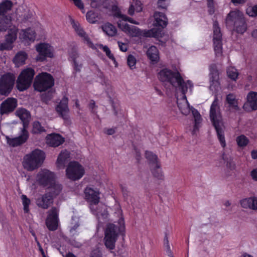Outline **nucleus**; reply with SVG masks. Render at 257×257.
Instances as JSON below:
<instances>
[{"label": "nucleus", "instance_id": "1", "mask_svg": "<svg viewBox=\"0 0 257 257\" xmlns=\"http://www.w3.org/2000/svg\"><path fill=\"white\" fill-rule=\"evenodd\" d=\"M159 80L163 83H169L174 87H179L183 94H186L188 86L190 88L193 87L191 81L188 80L185 82L180 73L177 71L164 68L160 70L158 74Z\"/></svg>", "mask_w": 257, "mask_h": 257}, {"label": "nucleus", "instance_id": "2", "mask_svg": "<svg viewBox=\"0 0 257 257\" xmlns=\"http://www.w3.org/2000/svg\"><path fill=\"white\" fill-rule=\"evenodd\" d=\"M210 119L214 126L221 146L224 148L226 142L224 137V127L220 112L219 100L216 96L210 108Z\"/></svg>", "mask_w": 257, "mask_h": 257}, {"label": "nucleus", "instance_id": "3", "mask_svg": "<svg viewBox=\"0 0 257 257\" xmlns=\"http://www.w3.org/2000/svg\"><path fill=\"white\" fill-rule=\"evenodd\" d=\"M227 27L238 34H243L247 29V25L243 14L239 11H231L227 15Z\"/></svg>", "mask_w": 257, "mask_h": 257}, {"label": "nucleus", "instance_id": "4", "mask_svg": "<svg viewBox=\"0 0 257 257\" xmlns=\"http://www.w3.org/2000/svg\"><path fill=\"white\" fill-rule=\"evenodd\" d=\"M119 226L114 224H109L105 231L104 238V244L109 249L115 248V243L119 233L123 235L125 230L124 222L123 218H120L118 222Z\"/></svg>", "mask_w": 257, "mask_h": 257}, {"label": "nucleus", "instance_id": "5", "mask_svg": "<svg viewBox=\"0 0 257 257\" xmlns=\"http://www.w3.org/2000/svg\"><path fill=\"white\" fill-rule=\"evenodd\" d=\"M37 181L40 186L47 187L50 190H54V195H59L62 190V185L55 181L54 173L48 170L39 172L37 174Z\"/></svg>", "mask_w": 257, "mask_h": 257}, {"label": "nucleus", "instance_id": "6", "mask_svg": "<svg viewBox=\"0 0 257 257\" xmlns=\"http://www.w3.org/2000/svg\"><path fill=\"white\" fill-rule=\"evenodd\" d=\"M45 158L44 152L39 149H35L24 157L23 165L25 169L32 171L39 168Z\"/></svg>", "mask_w": 257, "mask_h": 257}, {"label": "nucleus", "instance_id": "7", "mask_svg": "<svg viewBox=\"0 0 257 257\" xmlns=\"http://www.w3.org/2000/svg\"><path fill=\"white\" fill-rule=\"evenodd\" d=\"M117 25L122 31L132 37H156L157 36V32L153 30H141L136 26L130 25L122 21L118 22Z\"/></svg>", "mask_w": 257, "mask_h": 257}, {"label": "nucleus", "instance_id": "8", "mask_svg": "<svg viewBox=\"0 0 257 257\" xmlns=\"http://www.w3.org/2000/svg\"><path fill=\"white\" fill-rule=\"evenodd\" d=\"M54 84V80L52 76L48 73L43 72L36 77L34 87L36 90L42 92L51 88Z\"/></svg>", "mask_w": 257, "mask_h": 257}, {"label": "nucleus", "instance_id": "9", "mask_svg": "<svg viewBox=\"0 0 257 257\" xmlns=\"http://www.w3.org/2000/svg\"><path fill=\"white\" fill-rule=\"evenodd\" d=\"M35 71L31 68H27L23 70L17 80V87L21 91L28 89L31 85Z\"/></svg>", "mask_w": 257, "mask_h": 257}, {"label": "nucleus", "instance_id": "10", "mask_svg": "<svg viewBox=\"0 0 257 257\" xmlns=\"http://www.w3.org/2000/svg\"><path fill=\"white\" fill-rule=\"evenodd\" d=\"M83 166L76 161H72L68 164L66 170V176L70 180L76 181L80 179L84 174Z\"/></svg>", "mask_w": 257, "mask_h": 257}, {"label": "nucleus", "instance_id": "11", "mask_svg": "<svg viewBox=\"0 0 257 257\" xmlns=\"http://www.w3.org/2000/svg\"><path fill=\"white\" fill-rule=\"evenodd\" d=\"M16 77L11 73H7L0 78V94L8 96L14 86Z\"/></svg>", "mask_w": 257, "mask_h": 257}, {"label": "nucleus", "instance_id": "12", "mask_svg": "<svg viewBox=\"0 0 257 257\" xmlns=\"http://www.w3.org/2000/svg\"><path fill=\"white\" fill-rule=\"evenodd\" d=\"M213 45L215 53L217 56L222 54V34L217 21L213 24Z\"/></svg>", "mask_w": 257, "mask_h": 257}, {"label": "nucleus", "instance_id": "13", "mask_svg": "<svg viewBox=\"0 0 257 257\" xmlns=\"http://www.w3.org/2000/svg\"><path fill=\"white\" fill-rule=\"evenodd\" d=\"M47 216L45 220V224L50 231L56 230L59 226V208L57 207H52L47 212Z\"/></svg>", "mask_w": 257, "mask_h": 257}, {"label": "nucleus", "instance_id": "14", "mask_svg": "<svg viewBox=\"0 0 257 257\" xmlns=\"http://www.w3.org/2000/svg\"><path fill=\"white\" fill-rule=\"evenodd\" d=\"M85 199L90 203V209L94 214L99 218V212L94 208L93 205L99 202V192L90 187H86L84 190Z\"/></svg>", "mask_w": 257, "mask_h": 257}, {"label": "nucleus", "instance_id": "15", "mask_svg": "<svg viewBox=\"0 0 257 257\" xmlns=\"http://www.w3.org/2000/svg\"><path fill=\"white\" fill-rule=\"evenodd\" d=\"M36 49L39 53L36 58L37 61L43 62L46 59L47 57L53 58L54 57V49L49 44H39L36 46Z\"/></svg>", "mask_w": 257, "mask_h": 257}, {"label": "nucleus", "instance_id": "16", "mask_svg": "<svg viewBox=\"0 0 257 257\" xmlns=\"http://www.w3.org/2000/svg\"><path fill=\"white\" fill-rule=\"evenodd\" d=\"M58 195H54V190L41 195L36 201L37 205L44 209H48L53 203L54 198Z\"/></svg>", "mask_w": 257, "mask_h": 257}, {"label": "nucleus", "instance_id": "17", "mask_svg": "<svg viewBox=\"0 0 257 257\" xmlns=\"http://www.w3.org/2000/svg\"><path fill=\"white\" fill-rule=\"evenodd\" d=\"M17 106V100L13 97H9L0 104V114L9 115L15 110Z\"/></svg>", "mask_w": 257, "mask_h": 257}, {"label": "nucleus", "instance_id": "18", "mask_svg": "<svg viewBox=\"0 0 257 257\" xmlns=\"http://www.w3.org/2000/svg\"><path fill=\"white\" fill-rule=\"evenodd\" d=\"M29 138V133L25 128L21 129V133L19 136L11 138L8 136L6 137L7 144L12 147L21 146L26 143Z\"/></svg>", "mask_w": 257, "mask_h": 257}, {"label": "nucleus", "instance_id": "19", "mask_svg": "<svg viewBox=\"0 0 257 257\" xmlns=\"http://www.w3.org/2000/svg\"><path fill=\"white\" fill-rule=\"evenodd\" d=\"M17 38V34L15 31L8 32L6 35L5 41L0 43V51H10L13 49L14 47V43Z\"/></svg>", "mask_w": 257, "mask_h": 257}, {"label": "nucleus", "instance_id": "20", "mask_svg": "<svg viewBox=\"0 0 257 257\" xmlns=\"http://www.w3.org/2000/svg\"><path fill=\"white\" fill-rule=\"evenodd\" d=\"M56 110L59 115L65 120L69 118V109L68 108V98L64 96L56 107Z\"/></svg>", "mask_w": 257, "mask_h": 257}, {"label": "nucleus", "instance_id": "21", "mask_svg": "<svg viewBox=\"0 0 257 257\" xmlns=\"http://www.w3.org/2000/svg\"><path fill=\"white\" fill-rule=\"evenodd\" d=\"M15 114L18 116L23 122V128L27 130L30 120L31 113L30 111L24 108H19L15 112Z\"/></svg>", "mask_w": 257, "mask_h": 257}, {"label": "nucleus", "instance_id": "22", "mask_svg": "<svg viewBox=\"0 0 257 257\" xmlns=\"http://www.w3.org/2000/svg\"><path fill=\"white\" fill-rule=\"evenodd\" d=\"M220 85L218 71L210 66V89L218 90Z\"/></svg>", "mask_w": 257, "mask_h": 257}, {"label": "nucleus", "instance_id": "23", "mask_svg": "<svg viewBox=\"0 0 257 257\" xmlns=\"http://www.w3.org/2000/svg\"><path fill=\"white\" fill-rule=\"evenodd\" d=\"M47 144L51 147H57L64 142V138L59 134H51L47 137Z\"/></svg>", "mask_w": 257, "mask_h": 257}, {"label": "nucleus", "instance_id": "24", "mask_svg": "<svg viewBox=\"0 0 257 257\" xmlns=\"http://www.w3.org/2000/svg\"><path fill=\"white\" fill-rule=\"evenodd\" d=\"M247 103H245L243 108L246 109V106L248 104L252 110H257V92L250 91L247 95Z\"/></svg>", "mask_w": 257, "mask_h": 257}, {"label": "nucleus", "instance_id": "25", "mask_svg": "<svg viewBox=\"0 0 257 257\" xmlns=\"http://www.w3.org/2000/svg\"><path fill=\"white\" fill-rule=\"evenodd\" d=\"M155 24L156 26L163 28L166 27L168 24V19L166 16L161 12H156L154 13Z\"/></svg>", "mask_w": 257, "mask_h": 257}, {"label": "nucleus", "instance_id": "26", "mask_svg": "<svg viewBox=\"0 0 257 257\" xmlns=\"http://www.w3.org/2000/svg\"><path fill=\"white\" fill-rule=\"evenodd\" d=\"M226 102L228 104V107L230 109H233L235 111L239 110L238 101L236 98L235 96L233 93H229L226 96Z\"/></svg>", "mask_w": 257, "mask_h": 257}, {"label": "nucleus", "instance_id": "27", "mask_svg": "<svg viewBox=\"0 0 257 257\" xmlns=\"http://www.w3.org/2000/svg\"><path fill=\"white\" fill-rule=\"evenodd\" d=\"M70 157L69 153L65 151L61 152L59 155L57 160V166L59 169H63L66 164L68 161V159Z\"/></svg>", "mask_w": 257, "mask_h": 257}, {"label": "nucleus", "instance_id": "28", "mask_svg": "<svg viewBox=\"0 0 257 257\" xmlns=\"http://www.w3.org/2000/svg\"><path fill=\"white\" fill-rule=\"evenodd\" d=\"M12 25V17L9 15H0V31L5 32Z\"/></svg>", "mask_w": 257, "mask_h": 257}, {"label": "nucleus", "instance_id": "29", "mask_svg": "<svg viewBox=\"0 0 257 257\" xmlns=\"http://www.w3.org/2000/svg\"><path fill=\"white\" fill-rule=\"evenodd\" d=\"M73 27L77 34L81 37H82L84 41L86 43L87 45L90 47H93V44L91 41L88 35L86 34L84 31L79 25V24H74Z\"/></svg>", "mask_w": 257, "mask_h": 257}, {"label": "nucleus", "instance_id": "30", "mask_svg": "<svg viewBox=\"0 0 257 257\" xmlns=\"http://www.w3.org/2000/svg\"><path fill=\"white\" fill-rule=\"evenodd\" d=\"M27 58L28 55L25 52L20 51L16 54L13 58V61L17 67H19L25 63V61Z\"/></svg>", "mask_w": 257, "mask_h": 257}, {"label": "nucleus", "instance_id": "31", "mask_svg": "<svg viewBox=\"0 0 257 257\" xmlns=\"http://www.w3.org/2000/svg\"><path fill=\"white\" fill-rule=\"evenodd\" d=\"M192 113L194 118V126L192 131V135H195L196 132L198 131L199 127L200 126V124L201 122L202 118L199 112L195 108H192Z\"/></svg>", "mask_w": 257, "mask_h": 257}, {"label": "nucleus", "instance_id": "32", "mask_svg": "<svg viewBox=\"0 0 257 257\" xmlns=\"http://www.w3.org/2000/svg\"><path fill=\"white\" fill-rule=\"evenodd\" d=\"M147 55L153 62L157 63L159 60V51L155 46H152L148 49Z\"/></svg>", "mask_w": 257, "mask_h": 257}, {"label": "nucleus", "instance_id": "33", "mask_svg": "<svg viewBox=\"0 0 257 257\" xmlns=\"http://www.w3.org/2000/svg\"><path fill=\"white\" fill-rule=\"evenodd\" d=\"M36 34L34 31L30 28L23 30L20 33V38L26 41H34L35 39Z\"/></svg>", "mask_w": 257, "mask_h": 257}, {"label": "nucleus", "instance_id": "34", "mask_svg": "<svg viewBox=\"0 0 257 257\" xmlns=\"http://www.w3.org/2000/svg\"><path fill=\"white\" fill-rule=\"evenodd\" d=\"M101 27L102 31L109 37L114 36L117 33L115 26L109 23L104 24Z\"/></svg>", "mask_w": 257, "mask_h": 257}, {"label": "nucleus", "instance_id": "35", "mask_svg": "<svg viewBox=\"0 0 257 257\" xmlns=\"http://www.w3.org/2000/svg\"><path fill=\"white\" fill-rule=\"evenodd\" d=\"M13 2L10 0H5L0 3V15H7V13L12 10Z\"/></svg>", "mask_w": 257, "mask_h": 257}, {"label": "nucleus", "instance_id": "36", "mask_svg": "<svg viewBox=\"0 0 257 257\" xmlns=\"http://www.w3.org/2000/svg\"><path fill=\"white\" fill-rule=\"evenodd\" d=\"M253 202V200L252 199L251 197L245 198L240 200V204L242 208L245 209H250L251 210L257 209V205L256 207L252 204Z\"/></svg>", "mask_w": 257, "mask_h": 257}, {"label": "nucleus", "instance_id": "37", "mask_svg": "<svg viewBox=\"0 0 257 257\" xmlns=\"http://www.w3.org/2000/svg\"><path fill=\"white\" fill-rule=\"evenodd\" d=\"M146 157L149 161L150 164H155L157 168H160V164L158 162V159L157 155L151 152L147 151L146 152Z\"/></svg>", "mask_w": 257, "mask_h": 257}, {"label": "nucleus", "instance_id": "38", "mask_svg": "<svg viewBox=\"0 0 257 257\" xmlns=\"http://www.w3.org/2000/svg\"><path fill=\"white\" fill-rule=\"evenodd\" d=\"M183 97L185 98V101L184 102V104H181L180 103H178V106L179 108V109L180 110L181 113L184 115H187L188 114L190 111H192V108H194L193 107H191L190 108L187 100H186V97L185 96V94H183Z\"/></svg>", "mask_w": 257, "mask_h": 257}, {"label": "nucleus", "instance_id": "39", "mask_svg": "<svg viewBox=\"0 0 257 257\" xmlns=\"http://www.w3.org/2000/svg\"><path fill=\"white\" fill-rule=\"evenodd\" d=\"M183 97L185 98V101L184 102V104H181L180 103H178V106L179 108V109L180 110L181 113L184 115H187L188 114L190 111H192V108H194L193 107H191L190 108L187 100H186V97L185 96V94H183Z\"/></svg>", "mask_w": 257, "mask_h": 257}, {"label": "nucleus", "instance_id": "40", "mask_svg": "<svg viewBox=\"0 0 257 257\" xmlns=\"http://www.w3.org/2000/svg\"><path fill=\"white\" fill-rule=\"evenodd\" d=\"M237 145L239 147H246L249 143L248 139L243 135L238 136L236 139Z\"/></svg>", "mask_w": 257, "mask_h": 257}, {"label": "nucleus", "instance_id": "41", "mask_svg": "<svg viewBox=\"0 0 257 257\" xmlns=\"http://www.w3.org/2000/svg\"><path fill=\"white\" fill-rule=\"evenodd\" d=\"M44 132H45V129L39 121H35L33 122L32 131L33 134H38Z\"/></svg>", "mask_w": 257, "mask_h": 257}, {"label": "nucleus", "instance_id": "42", "mask_svg": "<svg viewBox=\"0 0 257 257\" xmlns=\"http://www.w3.org/2000/svg\"><path fill=\"white\" fill-rule=\"evenodd\" d=\"M227 74L230 79L232 80H236L238 76V73L236 69L233 67H229L227 69Z\"/></svg>", "mask_w": 257, "mask_h": 257}, {"label": "nucleus", "instance_id": "43", "mask_svg": "<svg viewBox=\"0 0 257 257\" xmlns=\"http://www.w3.org/2000/svg\"><path fill=\"white\" fill-rule=\"evenodd\" d=\"M21 199L24 206V211L25 213H28L29 212V205L31 203V200L26 195H22Z\"/></svg>", "mask_w": 257, "mask_h": 257}, {"label": "nucleus", "instance_id": "44", "mask_svg": "<svg viewBox=\"0 0 257 257\" xmlns=\"http://www.w3.org/2000/svg\"><path fill=\"white\" fill-rule=\"evenodd\" d=\"M164 245L165 248L166 252L168 254V255L170 257H174L173 255V252L171 249L169 243V240L168 237L167 236V233L165 234L164 239Z\"/></svg>", "mask_w": 257, "mask_h": 257}, {"label": "nucleus", "instance_id": "45", "mask_svg": "<svg viewBox=\"0 0 257 257\" xmlns=\"http://www.w3.org/2000/svg\"><path fill=\"white\" fill-rule=\"evenodd\" d=\"M33 19V13L30 11L26 12L22 18L21 19L22 23H27L28 22H31Z\"/></svg>", "mask_w": 257, "mask_h": 257}, {"label": "nucleus", "instance_id": "46", "mask_svg": "<svg viewBox=\"0 0 257 257\" xmlns=\"http://www.w3.org/2000/svg\"><path fill=\"white\" fill-rule=\"evenodd\" d=\"M158 169L159 168H157L156 166H155L154 169H151V172L154 177L157 178L158 179L163 180L164 179L163 172L161 170H158Z\"/></svg>", "mask_w": 257, "mask_h": 257}, {"label": "nucleus", "instance_id": "47", "mask_svg": "<svg viewBox=\"0 0 257 257\" xmlns=\"http://www.w3.org/2000/svg\"><path fill=\"white\" fill-rule=\"evenodd\" d=\"M86 17L87 21L90 23L93 24L97 21L96 15L92 11L88 12L86 15Z\"/></svg>", "mask_w": 257, "mask_h": 257}, {"label": "nucleus", "instance_id": "48", "mask_svg": "<svg viewBox=\"0 0 257 257\" xmlns=\"http://www.w3.org/2000/svg\"><path fill=\"white\" fill-rule=\"evenodd\" d=\"M169 2L170 0H158L157 8L159 9L166 10Z\"/></svg>", "mask_w": 257, "mask_h": 257}, {"label": "nucleus", "instance_id": "49", "mask_svg": "<svg viewBox=\"0 0 257 257\" xmlns=\"http://www.w3.org/2000/svg\"><path fill=\"white\" fill-rule=\"evenodd\" d=\"M127 63L131 69H134L136 64V59L135 57L132 55H129L127 59Z\"/></svg>", "mask_w": 257, "mask_h": 257}, {"label": "nucleus", "instance_id": "50", "mask_svg": "<svg viewBox=\"0 0 257 257\" xmlns=\"http://www.w3.org/2000/svg\"><path fill=\"white\" fill-rule=\"evenodd\" d=\"M246 13L250 17H257V5L253 6L250 9H247L246 11Z\"/></svg>", "mask_w": 257, "mask_h": 257}, {"label": "nucleus", "instance_id": "51", "mask_svg": "<svg viewBox=\"0 0 257 257\" xmlns=\"http://www.w3.org/2000/svg\"><path fill=\"white\" fill-rule=\"evenodd\" d=\"M103 51L106 53V56L111 60L115 61V58L113 54H111V51L107 46L103 47Z\"/></svg>", "mask_w": 257, "mask_h": 257}, {"label": "nucleus", "instance_id": "52", "mask_svg": "<svg viewBox=\"0 0 257 257\" xmlns=\"http://www.w3.org/2000/svg\"><path fill=\"white\" fill-rule=\"evenodd\" d=\"M52 98V93H47L42 94V100L43 102L48 103Z\"/></svg>", "mask_w": 257, "mask_h": 257}, {"label": "nucleus", "instance_id": "53", "mask_svg": "<svg viewBox=\"0 0 257 257\" xmlns=\"http://www.w3.org/2000/svg\"><path fill=\"white\" fill-rule=\"evenodd\" d=\"M73 2L74 5L80 10L84 9V4L81 0H70Z\"/></svg>", "mask_w": 257, "mask_h": 257}, {"label": "nucleus", "instance_id": "54", "mask_svg": "<svg viewBox=\"0 0 257 257\" xmlns=\"http://www.w3.org/2000/svg\"><path fill=\"white\" fill-rule=\"evenodd\" d=\"M120 17L123 20L125 21H128L131 23L138 25L139 23L134 20L132 18H129L125 15H120Z\"/></svg>", "mask_w": 257, "mask_h": 257}, {"label": "nucleus", "instance_id": "55", "mask_svg": "<svg viewBox=\"0 0 257 257\" xmlns=\"http://www.w3.org/2000/svg\"><path fill=\"white\" fill-rule=\"evenodd\" d=\"M69 55L73 61L76 60L77 58L78 57V54L74 49H72L71 50V51L69 53Z\"/></svg>", "mask_w": 257, "mask_h": 257}, {"label": "nucleus", "instance_id": "56", "mask_svg": "<svg viewBox=\"0 0 257 257\" xmlns=\"http://www.w3.org/2000/svg\"><path fill=\"white\" fill-rule=\"evenodd\" d=\"M135 7L136 9V11L137 12H140L142 10V3L140 1H136L135 2Z\"/></svg>", "mask_w": 257, "mask_h": 257}, {"label": "nucleus", "instance_id": "57", "mask_svg": "<svg viewBox=\"0 0 257 257\" xmlns=\"http://www.w3.org/2000/svg\"><path fill=\"white\" fill-rule=\"evenodd\" d=\"M250 175L253 181H257V168L253 169L250 172Z\"/></svg>", "mask_w": 257, "mask_h": 257}, {"label": "nucleus", "instance_id": "58", "mask_svg": "<svg viewBox=\"0 0 257 257\" xmlns=\"http://www.w3.org/2000/svg\"><path fill=\"white\" fill-rule=\"evenodd\" d=\"M122 193L124 197H127L128 195V191L126 187L123 186L122 185H120Z\"/></svg>", "mask_w": 257, "mask_h": 257}, {"label": "nucleus", "instance_id": "59", "mask_svg": "<svg viewBox=\"0 0 257 257\" xmlns=\"http://www.w3.org/2000/svg\"><path fill=\"white\" fill-rule=\"evenodd\" d=\"M226 167L230 170H233L235 169V165L232 161H229L227 162Z\"/></svg>", "mask_w": 257, "mask_h": 257}, {"label": "nucleus", "instance_id": "60", "mask_svg": "<svg viewBox=\"0 0 257 257\" xmlns=\"http://www.w3.org/2000/svg\"><path fill=\"white\" fill-rule=\"evenodd\" d=\"M120 50L122 52H126L127 50V45L123 43L118 42Z\"/></svg>", "mask_w": 257, "mask_h": 257}, {"label": "nucleus", "instance_id": "61", "mask_svg": "<svg viewBox=\"0 0 257 257\" xmlns=\"http://www.w3.org/2000/svg\"><path fill=\"white\" fill-rule=\"evenodd\" d=\"M135 11H136V9L134 5L131 4L128 10V14L131 16H133L134 14Z\"/></svg>", "mask_w": 257, "mask_h": 257}, {"label": "nucleus", "instance_id": "62", "mask_svg": "<svg viewBox=\"0 0 257 257\" xmlns=\"http://www.w3.org/2000/svg\"><path fill=\"white\" fill-rule=\"evenodd\" d=\"M73 64H74V68L76 71H80V68L81 67V64H78V63L77 62L76 60H73Z\"/></svg>", "mask_w": 257, "mask_h": 257}, {"label": "nucleus", "instance_id": "63", "mask_svg": "<svg viewBox=\"0 0 257 257\" xmlns=\"http://www.w3.org/2000/svg\"><path fill=\"white\" fill-rule=\"evenodd\" d=\"M90 257H101V256L98 250H94L91 252Z\"/></svg>", "mask_w": 257, "mask_h": 257}, {"label": "nucleus", "instance_id": "64", "mask_svg": "<svg viewBox=\"0 0 257 257\" xmlns=\"http://www.w3.org/2000/svg\"><path fill=\"white\" fill-rule=\"evenodd\" d=\"M79 225L78 223L75 224L73 227H71V228L70 230V231L71 233L73 234V235L75 234V232L77 229V228L79 227Z\"/></svg>", "mask_w": 257, "mask_h": 257}]
</instances>
